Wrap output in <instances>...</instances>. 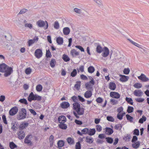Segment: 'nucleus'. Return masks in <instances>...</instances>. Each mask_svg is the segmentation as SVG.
Returning a JSON list of instances; mask_svg holds the SVG:
<instances>
[{"label":"nucleus","mask_w":149,"mask_h":149,"mask_svg":"<svg viewBox=\"0 0 149 149\" xmlns=\"http://www.w3.org/2000/svg\"><path fill=\"white\" fill-rule=\"evenodd\" d=\"M0 72H4V76L7 77L10 76L13 72V68L9 67L4 63L0 64Z\"/></svg>","instance_id":"nucleus-1"},{"label":"nucleus","mask_w":149,"mask_h":149,"mask_svg":"<svg viewBox=\"0 0 149 149\" xmlns=\"http://www.w3.org/2000/svg\"><path fill=\"white\" fill-rule=\"evenodd\" d=\"M27 112L24 108H22L21 111H19L18 114L17 116V118L18 120H20L26 118Z\"/></svg>","instance_id":"nucleus-2"},{"label":"nucleus","mask_w":149,"mask_h":149,"mask_svg":"<svg viewBox=\"0 0 149 149\" xmlns=\"http://www.w3.org/2000/svg\"><path fill=\"white\" fill-rule=\"evenodd\" d=\"M41 99V97L37 95L34 94L33 92H31L29 94L28 97V100L30 102L32 100L40 101Z\"/></svg>","instance_id":"nucleus-3"},{"label":"nucleus","mask_w":149,"mask_h":149,"mask_svg":"<svg viewBox=\"0 0 149 149\" xmlns=\"http://www.w3.org/2000/svg\"><path fill=\"white\" fill-rule=\"evenodd\" d=\"M73 113L76 118H79V116L83 115L84 114V109L83 108L77 109L75 111L73 112Z\"/></svg>","instance_id":"nucleus-4"},{"label":"nucleus","mask_w":149,"mask_h":149,"mask_svg":"<svg viewBox=\"0 0 149 149\" xmlns=\"http://www.w3.org/2000/svg\"><path fill=\"white\" fill-rule=\"evenodd\" d=\"M36 25L40 27H44V29H46L48 27V25L47 21H44L41 20H39L36 23Z\"/></svg>","instance_id":"nucleus-5"},{"label":"nucleus","mask_w":149,"mask_h":149,"mask_svg":"<svg viewBox=\"0 0 149 149\" xmlns=\"http://www.w3.org/2000/svg\"><path fill=\"white\" fill-rule=\"evenodd\" d=\"M94 84V81L93 80H91L89 82L86 83L85 84V86L87 89L90 90L92 88V86Z\"/></svg>","instance_id":"nucleus-6"},{"label":"nucleus","mask_w":149,"mask_h":149,"mask_svg":"<svg viewBox=\"0 0 149 149\" xmlns=\"http://www.w3.org/2000/svg\"><path fill=\"white\" fill-rule=\"evenodd\" d=\"M18 111L17 107L15 106L12 108L9 111V113L10 116H13L15 115Z\"/></svg>","instance_id":"nucleus-7"},{"label":"nucleus","mask_w":149,"mask_h":149,"mask_svg":"<svg viewBox=\"0 0 149 149\" xmlns=\"http://www.w3.org/2000/svg\"><path fill=\"white\" fill-rule=\"evenodd\" d=\"M34 54L36 58H40L42 55V50L39 49H36L35 51Z\"/></svg>","instance_id":"nucleus-8"},{"label":"nucleus","mask_w":149,"mask_h":149,"mask_svg":"<svg viewBox=\"0 0 149 149\" xmlns=\"http://www.w3.org/2000/svg\"><path fill=\"white\" fill-rule=\"evenodd\" d=\"M103 52L102 54V56L104 57H107L109 54V50L106 47H104L103 49Z\"/></svg>","instance_id":"nucleus-9"},{"label":"nucleus","mask_w":149,"mask_h":149,"mask_svg":"<svg viewBox=\"0 0 149 149\" xmlns=\"http://www.w3.org/2000/svg\"><path fill=\"white\" fill-rule=\"evenodd\" d=\"M110 95L111 97L116 99L119 98L120 96V95L118 93L113 91L110 93Z\"/></svg>","instance_id":"nucleus-10"},{"label":"nucleus","mask_w":149,"mask_h":149,"mask_svg":"<svg viewBox=\"0 0 149 149\" xmlns=\"http://www.w3.org/2000/svg\"><path fill=\"white\" fill-rule=\"evenodd\" d=\"M138 78L143 82H146L149 80V79L143 73H142L140 76H138Z\"/></svg>","instance_id":"nucleus-11"},{"label":"nucleus","mask_w":149,"mask_h":149,"mask_svg":"<svg viewBox=\"0 0 149 149\" xmlns=\"http://www.w3.org/2000/svg\"><path fill=\"white\" fill-rule=\"evenodd\" d=\"M143 94V92L140 90H136L134 92V95L138 97H141Z\"/></svg>","instance_id":"nucleus-12"},{"label":"nucleus","mask_w":149,"mask_h":149,"mask_svg":"<svg viewBox=\"0 0 149 149\" xmlns=\"http://www.w3.org/2000/svg\"><path fill=\"white\" fill-rule=\"evenodd\" d=\"M18 138L20 139H23L25 136V134L22 130H21L17 133Z\"/></svg>","instance_id":"nucleus-13"},{"label":"nucleus","mask_w":149,"mask_h":149,"mask_svg":"<svg viewBox=\"0 0 149 149\" xmlns=\"http://www.w3.org/2000/svg\"><path fill=\"white\" fill-rule=\"evenodd\" d=\"M61 107L63 109L68 108L70 106L69 103L66 102H63L60 104Z\"/></svg>","instance_id":"nucleus-14"},{"label":"nucleus","mask_w":149,"mask_h":149,"mask_svg":"<svg viewBox=\"0 0 149 149\" xmlns=\"http://www.w3.org/2000/svg\"><path fill=\"white\" fill-rule=\"evenodd\" d=\"M58 121L59 123H65L66 121V118L64 116H60L58 118Z\"/></svg>","instance_id":"nucleus-15"},{"label":"nucleus","mask_w":149,"mask_h":149,"mask_svg":"<svg viewBox=\"0 0 149 149\" xmlns=\"http://www.w3.org/2000/svg\"><path fill=\"white\" fill-rule=\"evenodd\" d=\"M109 88L111 90L113 91L115 90L116 88V85L113 82H110L109 84Z\"/></svg>","instance_id":"nucleus-16"},{"label":"nucleus","mask_w":149,"mask_h":149,"mask_svg":"<svg viewBox=\"0 0 149 149\" xmlns=\"http://www.w3.org/2000/svg\"><path fill=\"white\" fill-rule=\"evenodd\" d=\"M121 77L120 79V80L121 81L124 82L127 81L129 77L124 75H120Z\"/></svg>","instance_id":"nucleus-17"},{"label":"nucleus","mask_w":149,"mask_h":149,"mask_svg":"<svg viewBox=\"0 0 149 149\" xmlns=\"http://www.w3.org/2000/svg\"><path fill=\"white\" fill-rule=\"evenodd\" d=\"M92 95V92L90 91H86L84 94V97L86 98H89Z\"/></svg>","instance_id":"nucleus-18"},{"label":"nucleus","mask_w":149,"mask_h":149,"mask_svg":"<svg viewBox=\"0 0 149 149\" xmlns=\"http://www.w3.org/2000/svg\"><path fill=\"white\" fill-rule=\"evenodd\" d=\"M70 54L73 57H74V56H78L79 55V53L75 49H73L71 50L70 52Z\"/></svg>","instance_id":"nucleus-19"},{"label":"nucleus","mask_w":149,"mask_h":149,"mask_svg":"<svg viewBox=\"0 0 149 149\" xmlns=\"http://www.w3.org/2000/svg\"><path fill=\"white\" fill-rule=\"evenodd\" d=\"M105 129L106 132L108 135H111L113 132V129L111 128L107 127L105 128Z\"/></svg>","instance_id":"nucleus-20"},{"label":"nucleus","mask_w":149,"mask_h":149,"mask_svg":"<svg viewBox=\"0 0 149 149\" xmlns=\"http://www.w3.org/2000/svg\"><path fill=\"white\" fill-rule=\"evenodd\" d=\"M65 123H60L58 125V126L60 128L63 130H65L67 128V125Z\"/></svg>","instance_id":"nucleus-21"},{"label":"nucleus","mask_w":149,"mask_h":149,"mask_svg":"<svg viewBox=\"0 0 149 149\" xmlns=\"http://www.w3.org/2000/svg\"><path fill=\"white\" fill-rule=\"evenodd\" d=\"M63 31L64 35H67L70 33V30L68 27H66L63 28Z\"/></svg>","instance_id":"nucleus-22"},{"label":"nucleus","mask_w":149,"mask_h":149,"mask_svg":"<svg viewBox=\"0 0 149 149\" xmlns=\"http://www.w3.org/2000/svg\"><path fill=\"white\" fill-rule=\"evenodd\" d=\"M103 49L99 45H98L96 48V51L97 53H100L103 51Z\"/></svg>","instance_id":"nucleus-23"},{"label":"nucleus","mask_w":149,"mask_h":149,"mask_svg":"<svg viewBox=\"0 0 149 149\" xmlns=\"http://www.w3.org/2000/svg\"><path fill=\"white\" fill-rule=\"evenodd\" d=\"M73 109L74 110H76L80 107V104L78 102H76L73 104Z\"/></svg>","instance_id":"nucleus-24"},{"label":"nucleus","mask_w":149,"mask_h":149,"mask_svg":"<svg viewBox=\"0 0 149 149\" xmlns=\"http://www.w3.org/2000/svg\"><path fill=\"white\" fill-rule=\"evenodd\" d=\"M93 139L91 137L87 136L86 137V141L88 143H91L93 141Z\"/></svg>","instance_id":"nucleus-25"},{"label":"nucleus","mask_w":149,"mask_h":149,"mask_svg":"<svg viewBox=\"0 0 149 149\" xmlns=\"http://www.w3.org/2000/svg\"><path fill=\"white\" fill-rule=\"evenodd\" d=\"M56 41L58 45H62L63 42V39L62 37H59L57 38Z\"/></svg>","instance_id":"nucleus-26"},{"label":"nucleus","mask_w":149,"mask_h":149,"mask_svg":"<svg viewBox=\"0 0 149 149\" xmlns=\"http://www.w3.org/2000/svg\"><path fill=\"white\" fill-rule=\"evenodd\" d=\"M88 134L90 136H92L94 135L95 133V129H88Z\"/></svg>","instance_id":"nucleus-27"},{"label":"nucleus","mask_w":149,"mask_h":149,"mask_svg":"<svg viewBox=\"0 0 149 149\" xmlns=\"http://www.w3.org/2000/svg\"><path fill=\"white\" fill-rule=\"evenodd\" d=\"M67 141L68 143L70 145H72L74 144V141L73 139L71 137H68L67 139Z\"/></svg>","instance_id":"nucleus-28"},{"label":"nucleus","mask_w":149,"mask_h":149,"mask_svg":"<svg viewBox=\"0 0 149 149\" xmlns=\"http://www.w3.org/2000/svg\"><path fill=\"white\" fill-rule=\"evenodd\" d=\"M9 146L11 149H13L17 148V146L13 142H11L9 143Z\"/></svg>","instance_id":"nucleus-29"},{"label":"nucleus","mask_w":149,"mask_h":149,"mask_svg":"<svg viewBox=\"0 0 149 149\" xmlns=\"http://www.w3.org/2000/svg\"><path fill=\"white\" fill-rule=\"evenodd\" d=\"M133 86L136 88L139 89L142 87V85L140 83H136L133 85Z\"/></svg>","instance_id":"nucleus-30"},{"label":"nucleus","mask_w":149,"mask_h":149,"mask_svg":"<svg viewBox=\"0 0 149 149\" xmlns=\"http://www.w3.org/2000/svg\"><path fill=\"white\" fill-rule=\"evenodd\" d=\"M95 3L97 4V6L101 8H103V6L101 0H99L97 1H96Z\"/></svg>","instance_id":"nucleus-31"},{"label":"nucleus","mask_w":149,"mask_h":149,"mask_svg":"<svg viewBox=\"0 0 149 149\" xmlns=\"http://www.w3.org/2000/svg\"><path fill=\"white\" fill-rule=\"evenodd\" d=\"M62 58L65 62H68L70 60V58L69 57L65 54H64L62 56Z\"/></svg>","instance_id":"nucleus-32"},{"label":"nucleus","mask_w":149,"mask_h":149,"mask_svg":"<svg viewBox=\"0 0 149 149\" xmlns=\"http://www.w3.org/2000/svg\"><path fill=\"white\" fill-rule=\"evenodd\" d=\"M4 36L7 41H10L11 40L12 36L10 34L8 33Z\"/></svg>","instance_id":"nucleus-33"},{"label":"nucleus","mask_w":149,"mask_h":149,"mask_svg":"<svg viewBox=\"0 0 149 149\" xmlns=\"http://www.w3.org/2000/svg\"><path fill=\"white\" fill-rule=\"evenodd\" d=\"M64 142L62 140H60L57 142V145L59 147H62L64 145Z\"/></svg>","instance_id":"nucleus-34"},{"label":"nucleus","mask_w":149,"mask_h":149,"mask_svg":"<svg viewBox=\"0 0 149 149\" xmlns=\"http://www.w3.org/2000/svg\"><path fill=\"white\" fill-rule=\"evenodd\" d=\"M88 72L91 73H93L95 71V68L93 66H90L88 69Z\"/></svg>","instance_id":"nucleus-35"},{"label":"nucleus","mask_w":149,"mask_h":149,"mask_svg":"<svg viewBox=\"0 0 149 149\" xmlns=\"http://www.w3.org/2000/svg\"><path fill=\"white\" fill-rule=\"evenodd\" d=\"M56 63V61L54 59H52L50 62V65L52 68L54 67Z\"/></svg>","instance_id":"nucleus-36"},{"label":"nucleus","mask_w":149,"mask_h":149,"mask_svg":"<svg viewBox=\"0 0 149 149\" xmlns=\"http://www.w3.org/2000/svg\"><path fill=\"white\" fill-rule=\"evenodd\" d=\"M126 101L129 104L131 105L133 104V100L130 97H126L125 98Z\"/></svg>","instance_id":"nucleus-37"},{"label":"nucleus","mask_w":149,"mask_h":149,"mask_svg":"<svg viewBox=\"0 0 149 149\" xmlns=\"http://www.w3.org/2000/svg\"><path fill=\"white\" fill-rule=\"evenodd\" d=\"M146 117L144 116H143L142 118H141L139 121V122L141 124L143 123L144 121L146 120Z\"/></svg>","instance_id":"nucleus-38"},{"label":"nucleus","mask_w":149,"mask_h":149,"mask_svg":"<svg viewBox=\"0 0 149 149\" xmlns=\"http://www.w3.org/2000/svg\"><path fill=\"white\" fill-rule=\"evenodd\" d=\"M135 144H132V147L134 148H137L139 147L140 145V142L139 141H137L134 143Z\"/></svg>","instance_id":"nucleus-39"},{"label":"nucleus","mask_w":149,"mask_h":149,"mask_svg":"<svg viewBox=\"0 0 149 149\" xmlns=\"http://www.w3.org/2000/svg\"><path fill=\"white\" fill-rule=\"evenodd\" d=\"M126 117L128 120L129 121L131 122L133 121V118L132 117L128 114H127L126 115Z\"/></svg>","instance_id":"nucleus-40"},{"label":"nucleus","mask_w":149,"mask_h":149,"mask_svg":"<svg viewBox=\"0 0 149 149\" xmlns=\"http://www.w3.org/2000/svg\"><path fill=\"white\" fill-rule=\"evenodd\" d=\"M74 10L75 13L79 14H81L82 13V10L77 8H74Z\"/></svg>","instance_id":"nucleus-41"},{"label":"nucleus","mask_w":149,"mask_h":149,"mask_svg":"<svg viewBox=\"0 0 149 149\" xmlns=\"http://www.w3.org/2000/svg\"><path fill=\"white\" fill-rule=\"evenodd\" d=\"M105 139L106 140L107 142L109 143H113V140L111 137H106Z\"/></svg>","instance_id":"nucleus-42"},{"label":"nucleus","mask_w":149,"mask_h":149,"mask_svg":"<svg viewBox=\"0 0 149 149\" xmlns=\"http://www.w3.org/2000/svg\"><path fill=\"white\" fill-rule=\"evenodd\" d=\"M29 136H30L28 135V136H26V137L24 140V143H25L28 144H31V141L28 139Z\"/></svg>","instance_id":"nucleus-43"},{"label":"nucleus","mask_w":149,"mask_h":149,"mask_svg":"<svg viewBox=\"0 0 149 149\" xmlns=\"http://www.w3.org/2000/svg\"><path fill=\"white\" fill-rule=\"evenodd\" d=\"M134 109V108L133 107L129 106L127 107V111L129 113L132 112Z\"/></svg>","instance_id":"nucleus-44"},{"label":"nucleus","mask_w":149,"mask_h":149,"mask_svg":"<svg viewBox=\"0 0 149 149\" xmlns=\"http://www.w3.org/2000/svg\"><path fill=\"white\" fill-rule=\"evenodd\" d=\"M54 27L56 29H59V24L57 21H56L55 22L54 25Z\"/></svg>","instance_id":"nucleus-45"},{"label":"nucleus","mask_w":149,"mask_h":149,"mask_svg":"<svg viewBox=\"0 0 149 149\" xmlns=\"http://www.w3.org/2000/svg\"><path fill=\"white\" fill-rule=\"evenodd\" d=\"M19 102L21 103H22L25 104H28L27 100L24 98L20 99L19 100Z\"/></svg>","instance_id":"nucleus-46"},{"label":"nucleus","mask_w":149,"mask_h":149,"mask_svg":"<svg viewBox=\"0 0 149 149\" xmlns=\"http://www.w3.org/2000/svg\"><path fill=\"white\" fill-rule=\"evenodd\" d=\"M107 119L108 121L112 122H113L114 120V118L113 117L111 116H107Z\"/></svg>","instance_id":"nucleus-47"},{"label":"nucleus","mask_w":149,"mask_h":149,"mask_svg":"<svg viewBox=\"0 0 149 149\" xmlns=\"http://www.w3.org/2000/svg\"><path fill=\"white\" fill-rule=\"evenodd\" d=\"M46 56L47 58H50L52 56L51 53L49 50H46Z\"/></svg>","instance_id":"nucleus-48"},{"label":"nucleus","mask_w":149,"mask_h":149,"mask_svg":"<svg viewBox=\"0 0 149 149\" xmlns=\"http://www.w3.org/2000/svg\"><path fill=\"white\" fill-rule=\"evenodd\" d=\"M42 88V86L40 84H38L37 86L36 89L38 91H41Z\"/></svg>","instance_id":"nucleus-49"},{"label":"nucleus","mask_w":149,"mask_h":149,"mask_svg":"<svg viewBox=\"0 0 149 149\" xmlns=\"http://www.w3.org/2000/svg\"><path fill=\"white\" fill-rule=\"evenodd\" d=\"M77 74V71L76 69L73 70L72 72L71 73V76L72 77H74Z\"/></svg>","instance_id":"nucleus-50"},{"label":"nucleus","mask_w":149,"mask_h":149,"mask_svg":"<svg viewBox=\"0 0 149 149\" xmlns=\"http://www.w3.org/2000/svg\"><path fill=\"white\" fill-rule=\"evenodd\" d=\"M135 100L136 102L141 103L143 102L144 101V99L143 98H135Z\"/></svg>","instance_id":"nucleus-51"},{"label":"nucleus","mask_w":149,"mask_h":149,"mask_svg":"<svg viewBox=\"0 0 149 149\" xmlns=\"http://www.w3.org/2000/svg\"><path fill=\"white\" fill-rule=\"evenodd\" d=\"M124 74H128L130 72V70L129 68H125L124 69L123 71Z\"/></svg>","instance_id":"nucleus-52"},{"label":"nucleus","mask_w":149,"mask_h":149,"mask_svg":"<svg viewBox=\"0 0 149 149\" xmlns=\"http://www.w3.org/2000/svg\"><path fill=\"white\" fill-rule=\"evenodd\" d=\"M75 148L76 149H81V144L80 142L78 141L76 143L75 145Z\"/></svg>","instance_id":"nucleus-53"},{"label":"nucleus","mask_w":149,"mask_h":149,"mask_svg":"<svg viewBox=\"0 0 149 149\" xmlns=\"http://www.w3.org/2000/svg\"><path fill=\"white\" fill-rule=\"evenodd\" d=\"M80 86V82H77L74 86V87L77 90H78L79 89Z\"/></svg>","instance_id":"nucleus-54"},{"label":"nucleus","mask_w":149,"mask_h":149,"mask_svg":"<svg viewBox=\"0 0 149 149\" xmlns=\"http://www.w3.org/2000/svg\"><path fill=\"white\" fill-rule=\"evenodd\" d=\"M88 129L87 128H85L81 130V132L83 134H88Z\"/></svg>","instance_id":"nucleus-55"},{"label":"nucleus","mask_w":149,"mask_h":149,"mask_svg":"<svg viewBox=\"0 0 149 149\" xmlns=\"http://www.w3.org/2000/svg\"><path fill=\"white\" fill-rule=\"evenodd\" d=\"M25 71V73L27 74H29L31 72V70L30 68H28L26 69Z\"/></svg>","instance_id":"nucleus-56"},{"label":"nucleus","mask_w":149,"mask_h":149,"mask_svg":"<svg viewBox=\"0 0 149 149\" xmlns=\"http://www.w3.org/2000/svg\"><path fill=\"white\" fill-rule=\"evenodd\" d=\"M2 119L3 120V122L5 124H7V121L6 120V116L5 115H3L2 116Z\"/></svg>","instance_id":"nucleus-57"},{"label":"nucleus","mask_w":149,"mask_h":149,"mask_svg":"<svg viewBox=\"0 0 149 149\" xmlns=\"http://www.w3.org/2000/svg\"><path fill=\"white\" fill-rule=\"evenodd\" d=\"M122 128L121 124H117L115 125L114 126V128L116 130H118L119 129H120Z\"/></svg>","instance_id":"nucleus-58"},{"label":"nucleus","mask_w":149,"mask_h":149,"mask_svg":"<svg viewBox=\"0 0 149 149\" xmlns=\"http://www.w3.org/2000/svg\"><path fill=\"white\" fill-rule=\"evenodd\" d=\"M139 130L138 129H135L134 131L133 134L137 136H138L139 134Z\"/></svg>","instance_id":"nucleus-59"},{"label":"nucleus","mask_w":149,"mask_h":149,"mask_svg":"<svg viewBox=\"0 0 149 149\" xmlns=\"http://www.w3.org/2000/svg\"><path fill=\"white\" fill-rule=\"evenodd\" d=\"M110 102H112L113 105L116 104L118 103V101L117 100L113 99H110Z\"/></svg>","instance_id":"nucleus-60"},{"label":"nucleus","mask_w":149,"mask_h":149,"mask_svg":"<svg viewBox=\"0 0 149 149\" xmlns=\"http://www.w3.org/2000/svg\"><path fill=\"white\" fill-rule=\"evenodd\" d=\"M27 10L26 9H22L18 13V14H22L27 12Z\"/></svg>","instance_id":"nucleus-61"},{"label":"nucleus","mask_w":149,"mask_h":149,"mask_svg":"<svg viewBox=\"0 0 149 149\" xmlns=\"http://www.w3.org/2000/svg\"><path fill=\"white\" fill-rule=\"evenodd\" d=\"M96 129L97 131L100 132L102 130V127L100 125H97L96 126Z\"/></svg>","instance_id":"nucleus-62"},{"label":"nucleus","mask_w":149,"mask_h":149,"mask_svg":"<svg viewBox=\"0 0 149 149\" xmlns=\"http://www.w3.org/2000/svg\"><path fill=\"white\" fill-rule=\"evenodd\" d=\"M25 26L26 27L29 28L30 29H31L33 28V25L31 24H25Z\"/></svg>","instance_id":"nucleus-63"},{"label":"nucleus","mask_w":149,"mask_h":149,"mask_svg":"<svg viewBox=\"0 0 149 149\" xmlns=\"http://www.w3.org/2000/svg\"><path fill=\"white\" fill-rule=\"evenodd\" d=\"M96 101L97 103H100L102 102L103 99L102 98L99 97L96 99Z\"/></svg>","instance_id":"nucleus-64"}]
</instances>
